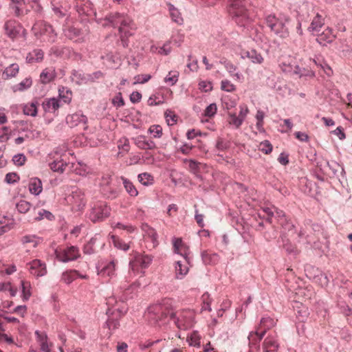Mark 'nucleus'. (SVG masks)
Segmentation results:
<instances>
[{"instance_id": "1", "label": "nucleus", "mask_w": 352, "mask_h": 352, "mask_svg": "<svg viewBox=\"0 0 352 352\" xmlns=\"http://www.w3.org/2000/svg\"><path fill=\"white\" fill-rule=\"evenodd\" d=\"M147 318L152 325L161 326L166 322L168 318H175V313L170 307L169 300L155 304L148 308Z\"/></svg>"}, {"instance_id": "2", "label": "nucleus", "mask_w": 352, "mask_h": 352, "mask_svg": "<svg viewBox=\"0 0 352 352\" xmlns=\"http://www.w3.org/2000/svg\"><path fill=\"white\" fill-rule=\"evenodd\" d=\"M250 4V0H230V14L241 27H248L251 22L248 11Z\"/></svg>"}, {"instance_id": "3", "label": "nucleus", "mask_w": 352, "mask_h": 352, "mask_svg": "<svg viewBox=\"0 0 352 352\" xmlns=\"http://www.w3.org/2000/svg\"><path fill=\"white\" fill-rule=\"evenodd\" d=\"M265 21L267 26L278 36L283 38L289 36V19H278L274 14H270L265 17Z\"/></svg>"}, {"instance_id": "4", "label": "nucleus", "mask_w": 352, "mask_h": 352, "mask_svg": "<svg viewBox=\"0 0 352 352\" xmlns=\"http://www.w3.org/2000/svg\"><path fill=\"white\" fill-rule=\"evenodd\" d=\"M97 23L103 27L111 26L114 28L119 26H129L132 23L131 19L126 15L119 12L110 13L104 18H99Z\"/></svg>"}, {"instance_id": "5", "label": "nucleus", "mask_w": 352, "mask_h": 352, "mask_svg": "<svg viewBox=\"0 0 352 352\" xmlns=\"http://www.w3.org/2000/svg\"><path fill=\"white\" fill-rule=\"evenodd\" d=\"M110 215V208L104 202L95 203L89 214V219L94 222L102 221Z\"/></svg>"}, {"instance_id": "6", "label": "nucleus", "mask_w": 352, "mask_h": 352, "mask_svg": "<svg viewBox=\"0 0 352 352\" xmlns=\"http://www.w3.org/2000/svg\"><path fill=\"white\" fill-rule=\"evenodd\" d=\"M32 30L37 38L42 35L49 36V41L52 43L54 42L56 38V33H55L53 27L46 22H40L35 24L32 28Z\"/></svg>"}, {"instance_id": "7", "label": "nucleus", "mask_w": 352, "mask_h": 352, "mask_svg": "<svg viewBox=\"0 0 352 352\" xmlns=\"http://www.w3.org/2000/svg\"><path fill=\"white\" fill-rule=\"evenodd\" d=\"M56 258L63 262L67 263L71 261H75L80 256L79 250L76 246H70L60 252L56 250Z\"/></svg>"}, {"instance_id": "8", "label": "nucleus", "mask_w": 352, "mask_h": 352, "mask_svg": "<svg viewBox=\"0 0 352 352\" xmlns=\"http://www.w3.org/2000/svg\"><path fill=\"white\" fill-rule=\"evenodd\" d=\"M66 122L71 128L78 126L83 130L87 129V118L85 116L80 113H75L67 116L66 118Z\"/></svg>"}, {"instance_id": "9", "label": "nucleus", "mask_w": 352, "mask_h": 352, "mask_svg": "<svg viewBox=\"0 0 352 352\" xmlns=\"http://www.w3.org/2000/svg\"><path fill=\"white\" fill-rule=\"evenodd\" d=\"M76 8V11L80 15H85L89 17L94 16L96 21L98 20L99 18H97V14L93 4L89 1L77 3Z\"/></svg>"}, {"instance_id": "10", "label": "nucleus", "mask_w": 352, "mask_h": 352, "mask_svg": "<svg viewBox=\"0 0 352 352\" xmlns=\"http://www.w3.org/2000/svg\"><path fill=\"white\" fill-rule=\"evenodd\" d=\"M265 335V331H261L256 329L254 331H251L248 337L249 340V346L250 351L255 349L258 351L260 349L259 343Z\"/></svg>"}, {"instance_id": "11", "label": "nucleus", "mask_w": 352, "mask_h": 352, "mask_svg": "<svg viewBox=\"0 0 352 352\" xmlns=\"http://www.w3.org/2000/svg\"><path fill=\"white\" fill-rule=\"evenodd\" d=\"M30 272L34 276L37 277L43 276L47 273L46 266L44 263L40 260L35 259L29 263Z\"/></svg>"}, {"instance_id": "12", "label": "nucleus", "mask_w": 352, "mask_h": 352, "mask_svg": "<svg viewBox=\"0 0 352 352\" xmlns=\"http://www.w3.org/2000/svg\"><path fill=\"white\" fill-rule=\"evenodd\" d=\"M21 27L14 20H10L5 23L4 30L6 35L12 38H15L19 34Z\"/></svg>"}, {"instance_id": "13", "label": "nucleus", "mask_w": 352, "mask_h": 352, "mask_svg": "<svg viewBox=\"0 0 352 352\" xmlns=\"http://www.w3.org/2000/svg\"><path fill=\"white\" fill-rule=\"evenodd\" d=\"M56 77V72L53 67H47L43 70L40 74V80L42 84L46 85L53 81Z\"/></svg>"}, {"instance_id": "14", "label": "nucleus", "mask_w": 352, "mask_h": 352, "mask_svg": "<svg viewBox=\"0 0 352 352\" xmlns=\"http://www.w3.org/2000/svg\"><path fill=\"white\" fill-rule=\"evenodd\" d=\"M279 225L282 229L280 234H284L285 236H286L287 234L293 235L296 232L295 225L288 218L284 219H282V220H280V223Z\"/></svg>"}, {"instance_id": "15", "label": "nucleus", "mask_w": 352, "mask_h": 352, "mask_svg": "<svg viewBox=\"0 0 352 352\" xmlns=\"http://www.w3.org/2000/svg\"><path fill=\"white\" fill-rule=\"evenodd\" d=\"M135 145L140 149L151 150L155 148V143L151 140H146L144 135H140L135 139Z\"/></svg>"}, {"instance_id": "16", "label": "nucleus", "mask_w": 352, "mask_h": 352, "mask_svg": "<svg viewBox=\"0 0 352 352\" xmlns=\"http://www.w3.org/2000/svg\"><path fill=\"white\" fill-rule=\"evenodd\" d=\"M278 344L272 336H267L263 344V352H277Z\"/></svg>"}, {"instance_id": "17", "label": "nucleus", "mask_w": 352, "mask_h": 352, "mask_svg": "<svg viewBox=\"0 0 352 352\" xmlns=\"http://www.w3.org/2000/svg\"><path fill=\"white\" fill-rule=\"evenodd\" d=\"M242 58H248L253 63L261 64L263 61V57L261 53L257 52L255 50H246L243 52Z\"/></svg>"}, {"instance_id": "18", "label": "nucleus", "mask_w": 352, "mask_h": 352, "mask_svg": "<svg viewBox=\"0 0 352 352\" xmlns=\"http://www.w3.org/2000/svg\"><path fill=\"white\" fill-rule=\"evenodd\" d=\"M131 30H132L131 23L129 26H119L120 40L124 47H126L129 45L128 38L133 34L131 32Z\"/></svg>"}, {"instance_id": "19", "label": "nucleus", "mask_w": 352, "mask_h": 352, "mask_svg": "<svg viewBox=\"0 0 352 352\" xmlns=\"http://www.w3.org/2000/svg\"><path fill=\"white\" fill-rule=\"evenodd\" d=\"M29 190L32 194L38 195L43 190L41 180L38 177L31 178L29 182Z\"/></svg>"}, {"instance_id": "20", "label": "nucleus", "mask_w": 352, "mask_h": 352, "mask_svg": "<svg viewBox=\"0 0 352 352\" xmlns=\"http://www.w3.org/2000/svg\"><path fill=\"white\" fill-rule=\"evenodd\" d=\"M276 324V320L270 317V316H264L260 320V324L257 327L256 329L265 331V333L267 330L270 329L273 327H274Z\"/></svg>"}, {"instance_id": "21", "label": "nucleus", "mask_w": 352, "mask_h": 352, "mask_svg": "<svg viewBox=\"0 0 352 352\" xmlns=\"http://www.w3.org/2000/svg\"><path fill=\"white\" fill-rule=\"evenodd\" d=\"M71 197L78 206H85L86 202L85 200V195L82 190L76 188L72 190Z\"/></svg>"}, {"instance_id": "22", "label": "nucleus", "mask_w": 352, "mask_h": 352, "mask_svg": "<svg viewBox=\"0 0 352 352\" xmlns=\"http://www.w3.org/2000/svg\"><path fill=\"white\" fill-rule=\"evenodd\" d=\"M280 240L282 242L283 248L286 251L288 254L296 255L298 253L296 247L292 244L289 240L284 234H280Z\"/></svg>"}, {"instance_id": "23", "label": "nucleus", "mask_w": 352, "mask_h": 352, "mask_svg": "<svg viewBox=\"0 0 352 352\" xmlns=\"http://www.w3.org/2000/svg\"><path fill=\"white\" fill-rule=\"evenodd\" d=\"M174 321L177 328L180 329H186L188 328L191 324L189 319L187 318L184 314H180L179 316L175 315V318H170Z\"/></svg>"}, {"instance_id": "24", "label": "nucleus", "mask_w": 352, "mask_h": 352, "mask_svg": "<svg viewBox=\"0 0 352 352\" xmlns=\"http://www.w3.org/2000/svg\"><path fill=\"white\" fill-rule=\"evenodd\" d=\"M60 102L55 98H50L43 103L45 111L54 112L60 107Z\"/></svg>"}, {"instance_id": "25", "label": "nucleus", "mask_w": 352, "mask_h": 352, "mask_svg": "<svg viewBox=\"0 0 352 352\" xmlns=\"http://www.w3.org/2000/svg\"><path fill=\"white\" fill-rule=\"evenodd\" d=\"M115 263L113 261H110L108 264L104 266L98 272V274L102 277L108 276L112 277L115 275Z\"/></svg>"}, {"instance_id": "26", "label": "nucleus", "mask_w": 352, "mask_h": 352, "mask_svg": "<svg viewBox=\"0 0 352 352\" xmlns=\"http://www.w3.org/2000/svg\"><path fill=\"white\" fill-rule=\"evenodd\" d=\"M87 74H85L82 71L74 70L72 73V80L77 85L87 83Z\"/></svg>"}, {"instance_id": "27", "label": "nucleus", "mask_w": 352, "mask_h": 352, "mask_svg": "<svg viewBox=\"0 0 352 352\" xmlns=\"http://www.w3.org/2000/svg\"><path fill=\"white\" fill-rule=\"evenodd\" d=\"M335 36L331 33V30L327 29L321 34L318 35L317 41L320 44L325 45V43H331Z\"/></svg>"}, {"instance_id": "28", "label": "nucleus", "mask_w": 352, "mask_h": 352, "mask_svg": "<svg viewBox=\"0 0 352 352\" xmlns=\"http://www.w3.org/2000/svg\"><path fill=\"white\" fill-rule=\"evenodd\" d=\"M38 103L37 101H32L24 105L23 111L25 115L35 117L37 115L38 109L37 106Z\"/></svg>"}, {"instance_id": "29", "label": "nucleus", "mask_w": 352, "mask_h": 352, "mask_svg": "<svg viewBox=\"0 0 352 352\" xmlns=\"http://www.w3.org/2000/svg\"><path fill=\"white\" fill-rule=\"evenodd\" d=\"M124 187L126 191L131 196L136 197L138 195V191L133 185V184L128 179L121 177Z\"/></svg>"}, {"instance_id": "30", "label": "nucleus", "mask_w": 352, "mask_h": 352, "mask_svg": "<svg viewBox=\"0 0 352 352\" xmlns=\"http://www.w3.org/2000/svg\"><path fill=\"white\" fill-rule=\"evenodd\" d=\"M76 274H78V271L76 270L66 271L62 274L61 280L66 284H70L76 278Z\"/></svg>"}, {"instance_id": "31", "label": "nucleus", "mask_w": 352, "mask_h": 352, "mask_svg": "<svg viewBox=\"0 0 352 352\" xmlns=\"http://www.w3.org/2000/svg\"><path fill=\"white\" fill-rule=\"evenodd\" d=\"M324 25V23L322 22V19L321 18V16L317 14L316 17L313 19L310 26L309 27V30L310 31L314 32H319L320 31V28Z\"/></svg>"}, {"instance_id": "32", "label": "nucleus", "mask_w": 352, "mask_h": 352, "mask_svg": "<svg viewBox=\"0 0 352 352\" xmlns=\"http://www.w3.org/2000/svg\"><path fill=\"white\" fill-rule=\"evenodd\" d=\"M32 85V80L30 77L25 78L19 84L16 85L13 87L14 91H23L29 89Z\"/></svg>"}, {"instance_id": "33", "label": "nucleus", "mask_w": 352, "mask_h": 352, "mask_svg": "<svg viewBox=\"0 0 352 352\" xmlns=\"http://www.w3.org/2000/svg\"><path fill=\"white\" fill-rule=\"evenodd\" d=\"M169 11L171 19L174 22L179 25L183 23L184 20L179 11L171 4H169Z\"/></svg>"}, {"instance_id": "34", "label": "nucleus", "mask_w": 352, "mask_h": 352, "mask_svg": "<svg viewBox=\"0 0 352 352\" xmlns=\"http://www.w3.org/2000/svg\"><path fill=\"white\" fill-rule=\"evenodd\" d=\"M188 272V267L183 265L181 261L176 262L175 265V273L176 278L178 279H181L185 276Z\"/></svg>"}, {"instance_id": "35", "label": "nucleus", "mask_w": 352, "mask_h": 352, "mask_svg": "<svg viewBox=\"0 0 352 352\" xmlns=\"http://www.w3.org/2000/svg\"><path fill=\"white\" fill-rule=\"evenodd\" d=\"M111 239L112 240V243H113V245L116 248L124 250V251H127L129 249V248H130L129 245L124 243L119 237H118L115 235H111Z\"/></svg>"}, {"instance_id": "36", "label": "nucleus", "mask_w": 352, "mask_h": 352, "mask_svg": "<svg viewBox=\"0 0 352 352\" xmlns=\"http://www.w3.org/2000/svg\"><path fill=\"white\" fill-rule=\"evenodd\" d=\"M67 166V164L65 162H64L63 160H59V161L54 160V162H52V163L50 164V168L54 172H58L60 173H62L64 172Z\"/></svg>"}, {"instance_id": "37", "label": "nucleus", "mask_w": 352, "mask_h": 352, "mask_svg": "<svg viewBox=\"0 0 352 352\" xmlns=\"http://www.w3.org/2000/svg\"><path fill=\"white\" fill-rule=\"evenodd\" d=\"M19 70L18 64L12 63L5 69L3 75L6 76L7 78L14 77L18 74Z\"/></svg>"}, {"instance_id": "38", "label": "nucleus", "mask_w": 352, "mask_h": 352, "mask_svg": "<svg viewBox=\"0 0 352 352\" xmlns=\"http://www.w3.org/2000/svg\"><path fill=\"white\" fill-rule=\"evenodd\" d=\"M142 231H144L145 232V234L148 237H150L151 239V240L153 241V243L157 241V234L156 231L155 230V229H153V228H151L146 223H143L142 225Z\"/></svg>"}, {"instance_id": "39", "label": "nucleus", "mask_w": 352, "mask_h": 352, "mask_svg": "<svg viewBox=\"0 0 352 352\" xmlns=\"http://www.w3.org/2000/svg\"><path fill=\"white\" fill-rule=\"evenodd\" d=\"M138 179L139 182H140L144 186H148L153 184V177L147 173H140L138 176Z\"/></svg>"}, {"instance_id": "40", "label": "nucleus", "mask_w": 352, "mask_h": 352, "mask_svg": "<svg viewBox=\"0 0 352 352\" xmlns=\"http://www.w3.org/2000/svg\"><path fill=\"white\" fill-rule=\"evenodd\" d=\"M201 258H202L203 262L206 265L213 264L217 261V254H209L206 251H204L201 252Z\"/></svg>"}, {"instance_id": "41", "label": "nucleus", "mask_w": 352, "mask_h": 352, "mask_svg": "<svg viewBox=\"0 0 352 352\" xmlns=\"http://www.w3.org/2000/svg\"><path fill=\"white\" fill-rule=\"evenodd\" d=\"M153 256L150 255H139L136 257V261L142 268H146L151 263Z\"/></svg>"}, {"instance_id": "42", "label": "nucleus", "mask_w": 352, "mask_h": 352, "mask_svg": "<svg viewBox=\"0 0 352 352\" xmlns=\"http://www.w3.org/2000/svg\"><path fill=\"white\" fill-rule=\"evenodd\" d=\"M43 219H46L49 221L55 219L54 215L50 211L42 209L38 213V216L34 218L35 221H41Z\"/></svg>"}, {"instance_id": "43", "label": "nucleus", "mask_w": 352, "mask_h": 352, "mask_svg": "<svg viewBox=\"0 0 352 352\" xmlns=\"http://www.w3.org/2000/svg\"><path fill=\"white\" fill-rule=\"evenodd\" d=\"M298 310L296 311V317L300 322H304L309 316V312L308 309L301 305V307H298Z\"/></svg>"}, {"instance_id": "44", "label": "nucleus", "mask_w": 352, "mask_h": 352, "mask_svg": "<svg viewBox=\"0 0 352 352\" xmlns=\"http://www.w3.org/2000/svg\"><path fill=\"white\" fill-rule=\"evenodd\" d=\"M230 124L234 125L236 129L239 128L243 122V120L239 116H236L235 113H228Z\"/></svg>"}, {"instance_id": "45", "label": "nucleus", "mask_w": 352, "mask_h": 352, "mask_svg": "<svg viewBox=\"0 0 352 352\" xmlns=\"http://www.w3.org/2000/svg\"><path fill=\"white\" fill-rule=\"evenodd\" d=\"M96 238L92 237L83 247V252L85 254H92L95 252L94 245Z\"/></svg>"}, {"instance_id": "46", "label": "nucleus", "mask_w": 352, "mask_h": 352, "mask_svg": "<svg viewBox=\"0 0 352 352\" xmlns=\"http://www.w3.org/2000/svg\"><path fill=\"white\" fill-rule=\"evenodd\" d=\"M179 73L176 71L170 72L164 78V82L168 83L170 86L175 85L178 80Z\"/></svg>"}, {"instance_id": "47", "label": "nucleus", "mask_w": 352, "mask_h": 352, "mask_svg": "<svg viewBox=\"0 0 352 352\" xmlns=\"http://www.w3.org/2000/svg\"><path fill=\"white\" fill-rule=\"evenodd\" d=\"M315 63L320 66L324 72L328 76H331L333 74V70L331 67L324 60H320L318 58L317 60H314Z\"/></svg>"}, {"instance_id": "48", "label": "nucleus", "mask_w": 352, "mask_h": 352, "mask_svg": "<svg viewBox=\"0 0 352 352\" xmlns=\"http://www.w3.org/2000/svg\"><path fill=\"white\" fill-rule=\"evenodd\" d=\"M16 207L20 213H26L30 210L31 204L27 201L21 200L16 204Z\"/></svg>"}, {"instance_id": "49", "label": "nucleus", "mask_w": 352, "mask_h": 352, "mask_svg": "<svg viewBox=\"0 0 352 352\" xmlns=\"http://www.w3.org/2000/svg\"><path fill=\"white\" fill-rule=\"evenodd\" d=\"M21 287H22V298L23 300L26 301L29 300L31 296V292L30 289H28V287H30V285L28 282H25L23 280L21 281Z\"/></svg>"}, {"instance_id": "50", "label": "nucleus", "mask_w": 352, "mask_h": 352, "mask_svg": "<svg viewBox=\"0 0 352 352\" xmlns=\"http://www.w3.org/2000/svg\"><path fill=\"white\" fill-rule=\"evenodd\" d=\"M80 30L75 27L69 28L65 32V36L69 39H74L80 35Z\"/></svg>"}, {"instance_id": "51", "label": "nucleus", "mask_w": 352, "mask_h": 352, "mask_svg": "<svg viewBox=\"0 0 352 352\" xmlns=\"http://www.w3.org/2000/svg\"><path fill=\"white\" fill-rule=\"evenodd\" d=\"M112 104L118 109L123 107L125 104L124 100L122 98V93L118 92L112 99Z\"/></svg>"}, {"instance_id": "52", "label": "nucleus", "mask_w": 352, "mask_h": 352, "mask_svg": "<svg viewBox=\"0 0 352 352\" xmlns=\"http://www.w3.org/2000/svg\"><path fill=\"white\" fill-rule=\"evenodd\" d=\"M13 219H8V222L3 223L0 221V235L8 232L13 227Z\"/></svg>"}, {"instance_id": "53", "label": "nucleus", "mask_w": 352, "mask_h": 352, "mask_svg": "<svg viewBox=\"0 0 352 352\" xmlns=\"http://www.w3.org/2000/svg\"><path fill=\"white\" fill-rule=\"evenodd\" d=\"M65 88L63 87L62 88H59L58 89L59 96L63 100V102L65 103H69V102H70V101L72 100V91H70L69 89H66L65 91H66L67 95H69V96H66V95H65Z\"/></svg>"}, {"instance_id": "54", "label": "nucleus", "mask_w": 352, "mask_h": 352, "mask_svg": "<svg viewBox=\"0 0 352 352\" xmlns=\"http://www.w3.org/2000/svg\"><path fill=\"white\" fill-rule=\"evenodd\" d=\"M273 146L268 140H264L260 144V150L265 153L270 154L272 151Z\"/></svg>"}, {"instance_id": "55", "label": "nucleus", "mask_w": 352, "mask_h": 352, "mask_svg": "<svg viewBox=\"0 0 352 352\" xmlns=\"http://www.w3.org/2000/svg\"><path fill=\"white\" fill-rule=\"evenodd\" d=\"M148 132L153 134L154 138H159L162 135V128L160 125H152L148 129Z\"/></svg>"}, {"instance_id": "56", "label": "nucleus", "mask_w": 352, "mask_h": 352, "mask_svg": "<svg viewBox=\"0 0 352 352\" xmlns=\"http://www.w3.org/2000/svg\"><path fill=\"white\" fill-rule=\"evenodd\" d=\"M217 105L215 103L209 104L204 111V116L211 118L214 116L217 113Z\"/></svg>"}, {"instance_id": "57", "label": "nucleus", "mask_w": 352, "mask_h": 352, "mask_svg": "<svg viewBox=\"0 0 352 352\" xmlns=\"http://www.w3.org/2000/svg\"><path fill=\"white\" fill-rule=\"evenodd\" d=\"M221 88L222 90L231 92L235 90V86L232 84L228 80H223L221 83Z\"/></svg>"}, {"instance_id": "58", "label": "nucleus", "mask_w": 352, "mask_h": 352, "mask_svg": "<svg viewBox=\"0 0 352 352\" xmlns=\"http://www.w3.org/2000/svg\"><path fill=\"white\" fill-rule=\"evenodd\" d=\"M12 161L16 166H23L26 161V157L22 153H19L14 155Z\"/></svg>"}, {"instance_id": "59", "label": "nucleus", "mask_w": 352, "mask_h": 352, "mask_svg": "<svg viewBox=\"0 0 352 352\" xmlns=\"http://www.w3.org/2000/svg\"><path fill=\"white\" fill-rule=\"evenodd\" d=\"M19 180V176L16 173H8L6 174L5 181L8 184H14Z\"/></svg>"}, {"instance_id": "60", "label": "nucleus", "mask_w": 352, "mask_h": 352, "mask_svg": "<svg viewBox=\"0 0 352 352\" xmlns=\"http://www.w3.org/2000/svg\"><path fill=\"white\" fill-rule=\"evenodd\" d=\"M226 69L230 74V75L232 76L235 77L236 79H237V80L240 79L241 74L238 72L234 73L236 69V67L235 65H234L231 62L229 64H227Z\"/></svg>"}, {"instance_id": "61", "label": "nucleus", "mask_w": 352, "mask_h": 352, "mask_svg": "<svg viewBox=\"0 0 352 352\" xmlns=\"http://www.w3.org/2000/svg\"><path fill=\"white\" fill-rule=\"evenodd\" d=\"M104 76L103 73L100 71L95 72L92 74H87V82H94L96 80L102 78Z\"/></svg>"}, {"instance_id": "62", "label": "nucleus", "mask_w": 352, "mask_h": 352, "mask_svg": "<svg viewBox=\"0 0 352 352\" xmlns=\"http://www.w3.org/2000/svg\"><path fill=\"white\" fill-rule=\"evenodd\" d=\"M151 78V76L150 74H141V75H138L135 77V82H134V84H136V83H145L146 82H148Z\"/></svg>"}, {"instance_id": "63", "label": "nucleus", "mask_w": 352, "mask_h": 352, "mask_svg": "<svg viewBox=\"0 0 352 352\" xmlns=\"http://www.w3.org/2000/svg\"><path fill=\"white\" fill-rule=\"evenodd\" d=\"M107 326L109 329H116L120 326L118 319L109 318L106 322Z\"/></svg>"}, {"instance_id": "64", "label": "nucleus", "mask_w": 352, "mask_h": 352, "mask_svg": "<svg viewBox=\"0 0 352 352\" xmlns=\"http://www.w3.org/2000/svg\"><path fill=\"white\" fill-rule=\"evenodd\" d=\"M102 190L104 195L108 198H115L116 197V190L110 189L108 186L103 187Z\"/></svg>"}]
</instances>
